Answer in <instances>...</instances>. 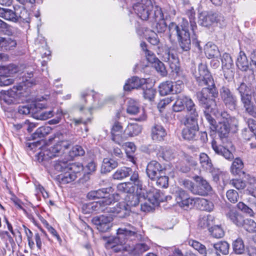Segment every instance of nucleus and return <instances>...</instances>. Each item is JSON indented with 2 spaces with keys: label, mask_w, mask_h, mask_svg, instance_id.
I'll list each match as a JSON object with an SVG mask.
<instances>
[{
  "label": "nucleus",
  "mask_w": 256,
  "mask_h": 256,
  "mask_svg": "<svg viewBox=\"0 0 256 256\" xmlns=\"http://www.w3.org/2000/svg\"><path fill=\"white\" fill-rule=\"evenodd\" d=\"M143 199L146 202L141 204V210L144 212H148L154 209L156 206L163 201L161 198L160 193L159 190H154L153 191H150L148 192L142 190Z\"/></svg>",
  "instance_id": "nucleus-6"
},
{
  "label": "nucleus",
  "mask_w": 256,
  "mask_h": 256,
  "mask_svg": "<svg viewBox=\"0 0 256 256\" xmlns=\"http://www.w3.org/2000/svg\"><path fill=\"white\" fill-rule=\"evenodd\" d=\"M236 66L242 71H246L248 68L250 62L244 52H240L237 58Z\"/></svg>",
  "instance_id": "nucleus-35"
},
{
  "label": "nucleus",
  "mask_w": 256,
  "mask_h": 256,
  "mask_svg": "<svg viewBox=\"0 0 256 256\" xmlns=\"http://www.w3.org/2000/svg\"><path fill=\"white\" fill-rule=\"evenodd\" d=\"M206 87L202 88V90L196 93L197 98L200 104L202 106L218 96V92L214 82V86H206Z\"/></svg>",
  "instance_id": "nucleus-9"
},
{
  "label": "nucleus",
  "mask_w": 256,
  "mask_h": 256,
  "mask_svg": "<svg viewBox=\"0 0 256 256\" xmlns=\"http://www.w3.org/2000/svg\"><path fill=\"white\" fill-rule=\"evenodd\" d=\"M44 106L42 103L36 102L30 104L19 106L18 112L20 114L25 115L32 114L34 116V113L36 112V108H41Z\"/></svg>",
  "instance_id": "nucleus-25"
},
{
  "label": "nucleus",
  "mask_w": 256,
  "mask_h": 256,
  "mask_svg": "<svg viewBox=\"0 0 256 256\" xmlns=\"http://www.w3.org/2000/svg\"><path fill=\"white\" fill-rule=\"evenodd\" d=\"M142 198L143 199L142 191L138 194H128L124 198L125 204L127 207H129L130 211L132 207H135L139 204Z\"/></svg>",
  "instance_id": "nucleus-28"
},
{
  "label": "nucleus",
  "mask_w": 256,
  "mask_h": 256,
  "mask_svg": "<svg viewBox=\"0 0 256 256\" xmlns=\"http://www.w3.org/2000/svg\"><path fill=\"white\" fill-rule=\"evenodd\" d=\"M113 192L112 187L103 188L96 190H92L87 194V198L89 200H95L96 199L108 198V195Z\"/></svg>",
  "instance_id": "nucleus-22"
},
{
  "label": "nucleus",
  "mask_w": 256,
  "mask_h": 256,
  "mask_svg": "<svg viewBox=\"0 0 256 256\" xmlns=\"http://www.w3.org/2000/svg\"><path fill=\"white\" fill-rule=\"evenodd\" d=\"M112 205L108 208V214L120 218H124L129 215V207H127L124 202L117 204L116 206H112Z\"/></svg>",
  "instance_id": "nucleus-20"
},
{
  "label": "nucleus",
  "mask_w": 256,
  "mask_h": 256,
  "mask_svg": "<svg viewBox=\"0 0 256 256\" xmlns=\"http://www.w3.org/2000/svg\"><path fill=\"white\" fill-rule=\"evenodd\" d=\"M66 134L56 132L54 135V140L56 144L51 146L48 150L44 152V155L52 158L54 156H61L64 150L69 148L72 142L67 138Z\"/></svg>",
  "instance_id": "nucleus-4"
},
{
  "label": "nucleus",
  "mask_w": 256,
  "mask_h": 256,
  "mask_svg": "<svg viewBox=\"0 0 256 256\" xmlns=\"http://www.w3.org/2000/svg\"><path fill=\"white\" fill-rule=\"evenodd\" d=\"M142 128L137 124H129L124 132L130 136L138 135L142 132Z\"/></svg>",
  "instance_id": "nucleus-41"
},
{
  "label": "nucleus",
  "mask_w": 256,
  "mask_h": 256,
  "mask_svg": "<svg viewBox=\"0 0 256 256\" xmlns=\"http://www.w3.org/2000/svg\"><path fill=\"white\" fill-rule=\"evenodd\" d=\"M192 100L188 96L180 94L176 96V100L172 105V110L174 112H182L185 108V106L187 108L188 102Z\"/></svg>",
  "instance_id": "nucleus-27"
},
{
  "label": "nucleus",
  "mask_w": 256,
  "mask_h": 256,
  "mask_svg": "<svg viewBox=\"0 0 256 256\" xmlns=\"http://www.w3.org/2000/svg\"><path fill=\"white\" fill-rule=\"evenodd\" d=\"M245 178L247 180L246 192L252 194L256 192V178L248 174L246 175Z\"/></svg>",
  "instance_id": "nucleus-46"
},
{
  "label": "nucleus",
  "mask_w": 256,
  "mask_h": 256,
  "mask_svg": "<svg viewBox=\"0 0 256 256\" xmlns=\"http://www.w3.org/2000/svg\"><path fill=\"white\" fill-rule=\"evenodd\" d=\"M241 226L248 232H252L256 231V223L252 219H244V224Z\"/></svg>",
  "instance_id": "nucleus-56"
},
{
  "label": "nucleus",
  "mask_w": 256,
  "mask_h": 256,
  "mask_svg": "<svg viewBox=\"0 0 256 256\" xmlns=\"http://www.w3.org/2000/svg\"><path fill=\"white\" fill-rule=\"evenodd\" d=\"M174 196L178 206L185 210L192 208L195 204V198L190 197L188 194L181 188H178L176 190Z\"/></svg>",
  "instance_id": "nucleus-10"
},
{
  "label": "nucleus",
  "mask_w": 256,
  "mask_h": 256,
  "mask_svg": "<svg viewBox=\"0 0 256 256\" xmlns=\"http://www.w3.org/2000/svg\"><path fill=\"white\" fill-rule=\"evenodd\" d=\"M172 82L166 81L162 83L159 86V92L162 96H166L172 92Z\"/></svg>",
  "instance_id": "nucleus-47"
},
{
  "label": "nucleus",
  "mask_w": 256,
  "mask_h": 256,
  "mask_svg": "<svg viewBox=\"0 0 256 256\" xmlns=\"http://www.w3.org/2000/svg\"><path fill=\"white\" fill-rule=\"evenodd\" d=\"M226 198L229 202L235 204L238 201L239 198L238 192L234 190H230L226 193Z\"/></svg>",
  "instance_id": "nucleus-61"
},
{
  "label": "nucleus",
  "mask_w": 256,
  "mask_h": 256,
  "mask_svg": "<svg viewBox=\"0 0 256 256\" xmlns=\"http://www.w3.org/2000/svg\"><path fill=\"white\" fill-rule=\"evenodd\" d=\"M233 250L236 254H242L244 252V245L242 238H238L232 244Z\"/></svg>",
  "instance_id": "nucleus-54"
},
{
  "label": "nucleus",
  "mask_w": 256,
  "mask_h": 256,
  "mask_svg": "<svg viewBox=\"0 0 256 256\" xmlns=\"http://www.w3.org/2000/svg\"><path fill=\"white\" fill-rule=\"evenodd\" d=\"M112 217L111 216L101 215L94 217L92 219V222L96 226L100 232H105L112 228Z\"/></svg>",
  "instance_id": "nucleus-12"
},
{
  "label": "nucleus",
  "mask_w": 256,
  "mask_h": 256,
  "mask_svg": "<svg viewBox=\"0 0 256 256\" xmlns=\"http://www.w3.org/2000/svg\"><path fill=\"white\" fill-rule=\"evenodd\" d=\"M236 206L238 209H239L244 213H246V214H248L249 216H254V212L253 210L251 208H250L249 206H247L244 202H239L237 204Z\"/></svg>",
  "instance_id": "nucleus-60"
},
{
  "label": "nucleus",
  "mask_w": 256,
  "mask_h": 256,
  "mask_svg": "<svg viewBox=\"0 0 256 256\" xmlns=\"http://www.w3.org/2000/svg\"><path fill=\"white\" fill-rule=\"evenodd\" d=\"M186 126L182 130V136L188 140H196L199 136V127L198 124L188 123L184 122Z\"/></svg>",
  "instance_id": "nucleus-13"
},
{
  "label": "nucleus",
  "mask_w": 256,
  "mask_h": 256,
  "mask_svg": "<svg viewBox=\"0 0 256 256\" xmlns=\"http://www.w3.org/2000/svg\"><path fill=\"white\" fill-rule=\"evenodd\" d=\"M220 96L222 101L226 108L230 110L236 108L238 99L236 96L226 86H222L220 90Z\"/></svg>",
  "instance_id": "nucleus-11"
},
{
  "label": "nucleus",
  "mask_w": 256,
  "mask_h": 256,
  "mask_svg": "<svg viewBox=\"0 0 256 256\" xmlns=\"http://www.w3.org/2000/svg\"><path fill=\"white\" fill-rule=\"evenodd\" d=\"M132 174V169L128 167H122L118 168L113 174V178L115 180H122L128 177Z\"/></svg>",
  "instance_id": "nucleus-40"
},
{
  "label": "nucleus",
  "mask_w": 256,
  "mask_h": 256,
  "mask_svg": "<svg viewBox=\"0 0 256 256\" xmlns=\"http://www.w3.org/2000/svg\"><path fill=\"white\" fill-rule=\"evenodd\" d=\"M44 106L41 108H36V112L34 114V118L38 120H46L53 116V110L44 111L42 109L46 108L45 104H43Z\"/></svg>",
  "instance_id": "nucleus-42"
},
{
  "label": "nucleus",
  "mask_w": 256,
  "mask_h": 256,
  "mask_svg": "<svg viewBox=\"0 0 256 256\" xmlns=\"http://www.w3.org/2000/svg\"><path fill=\"white\" fill-rule=\"evenodd\" d=\"M186 25L188 22L183 20V25L182 29L174 22H171L168 26V36L171 40L173 35L178 36L179 46L183 52H188L190 49L191 41L188 28Z\"/></svg>",
  "instance_id": "nucleus-2"
},
{
  "label": "nucleus",
  "mask_w": 256,
  "mask_h": 256,
  "mask_svg": "<svg viewBox=\"0 0 256 256\" xmlns=\"http://www.w3.org/2000/svg\"><path fill=\"white\" fill-rule=\"evenodd\" d=\"M137 1L133 6L134 12L142 20H147L153 9L151 1L150 0H137Z\"/></svg>",
  "instance_id": "nucleus-8"
},
{
  "label": "nucleus",
  "mask_w": 256,
  "mask_h": 256,
  "mask_svg": "<svg viewBox=\"0 0 256 256\" xmlns=\"http://www.w3.org/2000/svg\"><path fill=\"white\" fill-rule=\"evenodd\" d=\"M214 248L217 252L219 251L222 254L226 255L229 253L230 245L225 241L219 242L214 244Z\"/></svg>",
  "instance_id": "nucleus-49"
},
{
  "label": "nucleus",
  "mask_w": 256,
  "mask_h": 256,
  "mask_svg": "<svg viewBox=\"0 0 256 256\" xmlns=\"http://www.w3.org/2000/svg\"><path fill=\"white\" fill-rule=\"evenodd\" d=\"M222 64L225 78L228 80L231 78L234 74L232 70L234 65L232 58L228 54L224 53L222 55Z\"/></svg>",
  "instance_id": "nucleus-19"
},
{
  "label": "nucleus",
  "mask_w": 256,
  "mask_h": 256,
  "mask_svg": "<svg viewBox=\"0 0 256 256\" xmlns=\"http://www.w3.org/2000/svg\"><path fill=\"white\" fill-rule=\"evenodd\" d=\"M230 184L239 190L244 189L246 186L244 180L238 178L230 180Z\"/></svg>",
  "instance_id": "nucleus-59"
},
{
  "label": "nucleus",
  "mask_w": 256,
  "mask_h": 256,
  "mask_svg": "<svg viewBox=\"0 0 256 256\" xmlns=\"http://www.w3.org/2000/svg\"><path fill=\"white\" fill-rule=\"evenodd\" d=\"M213 216L211 215H208L200 218L199 220L198 226L202 228H210L214 224Z\"/></svg>",
  "instance_id": "nucleus-45"
},
{
  "label": "nucleus",
  "mask_w": 256,
  "mask_h": 256,
  "mask_svg": "<svg viewBox=\"0 0 256 256\" xmlns=\"http://www.w3.org/2000/svg\"><path fill=\"white\" fill-rule=\"evenodd\" d=\"M203 107L206 110L212 112L216 116H219L220 112L222 110V105L219 102H216L214 99H212L208 104Z\"/></svg>",
  "instance_id": "nucleus-32"
},
{
  "label": "nucleus",
  "mask_w": 256,
  "mask_h": 256,
  "mask_svg": "<svg viewBox=\"0 0 256 256\" xmlns=\"http://www.w3.org/2000/svg\"><path fill=\"white\" fill-rule=\"evenodd\" d=\"M23 86L21 85L14 86L12 88L7 91L6 96L9 97L18 98L20 97Z\"/></svg>",
  "instance_id": "nucleus-52"
},
{
  "label": "nucleus",
  "mask_w": 256,
  "mask_h": 256,
  "mask_svg": "<svg viewBox=\"0 0 256 256\" xmlns=\"http://www.w3.org/2000/svg\"><path fill=\"white\" fill-rule=\"evenodd\" d=\"M136 228L131 225L128 228H119L117 230L116 236L110 238L106 244V246L112 248L115 252H127L134 255H140L148 250L150 246L145 243L131 246L130 240L136 237Z\"/></svg>",
  "instance_id": "nucleus-1"
},
{
  "label": "nucleus",
  "mask_w": 256,
  "mask_h": 256,
  "mask_svg": "<svg viewBox=\"0 0 256 256\" xmlns=\"http://www.w3.org/2000/svg\"><path fill=\"white\" fill-rule=\"evenodd\" d=\"M200 163L202 168L210 172H212L214 169L211 159L206 153H200L199 155Z\"/></svg>",
  "instance_id": "nucleus-33"
},
{
  "label": "nucleus",
  "mask_w": 256,
  "mask_h": 256,
  "mask_svg": "<svg viewBox=\"0 0 256 256\" xmlns=\"http://www.w3.org/2000/svg\"><path fill=\"white\" fill-rule=\"evenodd\" d=\"M139 110L138 102L134 99H128L127 103V112L130 114H136L139 112Z\"/></svg>",
  "instance_id": "nucleus-43"
},
{
  "label": "nucleus",
  "mask_w": 256,
  "mask_h": 256,
  "mask_svg": "<svg viewBox=\"0 0 256 256\" xmlns=\"http://www.w3.org/2000/svg\"><path fill=\"white\" fill-rule=\"evenodd\" d=\"M118 166V162L114 160L105 158L103 160L101 170L102 172L106 173Z\"/></svg>",
  "instance_id": "nucleus-38"
},
{
  "label": "nucleus",
  "mask_w": 256,
  "mask_h": 256,
  "mask_svg": "<svg viewBox=\"0 0 256 256\" xmlns=\"http://www.w3.org/2000/svg\"><path fill=\"white\" fill-rule=\"evenodd\" d=\"M162 57L163 60L168 64L172 71L178 72L179 70V60L176 55L168 50L166 51Z\"/></svg>",
  "instance_id": "nucleus-21"
},
{
  "label": "nucleus",
  "mask_w": 256,
  "mask_h": 256,
  "mask_svg": "<svg viewBox=\"0 0 256 256\" xmlns=\"http://www.w3.org/2000/svg\"><path fill=\"white\" fill-rule=\"evenodd\" d=\"M212 146L216 154L222 156L228 160L234 158L233 154L228 150L222 146H218L215 140H212Z\"/></svg>",
  "instance_id": "nucleus-31"
},
{
  "label": "nucleus",
  "mask_w": 256,
  "mask_h": 256,
  "mask_svg": "<svg viewBox=\"0 0 256 256\" xmlns=\"http://www.w3.org/2000/svg\"><path fill=\"white\" fill-rule=\"evenodd\" d=\"M238 124L236 119H230L229 121H221L216 126V130L221 138H226L230 130L237 126Z\"/></svg>",
  "instance_id": "nucleus-14"
},
{
  "label": "nucleus",
  "mask_w": 256,
  "mask_h": 256,
  "mask_svg": "<svg viewBox=\"0 0 256 256\" xmlns=\"http://www.w3.org/2000/svg\"><path fill=\"white\" fill-rule=\"evenodd\" d=\"M122 132L123 128L120 123L118 122H116L111 129L112 140L118 144H120L124 140L122 136Z\"/></svg>",
  "instance_id": "nucleus-24"
},
{
  "label": "nucleus",
  "mask_w": 256,
  "mask_h": 256,
  "mask_svg": "<svg viewBox=\"0 0 256 256\" xmlns=\"http://www.w3.org/2000/svg\"><path fill=\"white\" fill-rule=\"evenodd\" d=\"M244 168V164L241 159L236 158L233 162L230 168L231 172L234 175L239 174Z\"/></svg>",
  "instance_id": "nucleus-48"
},
{
  "label": "nucleus",
  "mask_w": 256,
  "mask_h": 256,
  "mask_svg": "<svg viewBox=\"0 0 256 256\" xmlns=\"http://www.w3.org/2000/svg\"><path fill=\"white\" fill-rule=\"evenodd\" d=\"M195 78L200 86H214V80L205 64L200 63L194 73Z\"/></svg>",
  "instance_id": "nucleus-7"
},
{
  "label": "nucleus",
  "mask_w": 256,
  "mask_h": 256,
  "mask_svg": "<svg viewBox=\"0 0 256 256\" xmlns=\"http://www.w3.org/2000/svg\"><path fill=\"white\" fill-rule=\"evenodd\" d=\"M0 16L6 20L16 22L18 20V16L13 10L0 8Z\"/></svg>",
  "instance_id": "nucleus-36"
},
{
  "label": "nucleus",
  "mask_w": 256,
  "mask_h": 256,
  "mask_svg": "<svg viewBox=\"0 0 256 256\" xmlns=\"http://www.w3.org/2000/svg\"><path fill=\"white\" fill-rule=\"evenodd\" d=\"M189 244L194 248L195 250H198L200 254H202L203 256L206 254V246L199 242L198 241L190 240L188 242Z\"/></svg>",
  "instance_id": "nucleus-57"
},
{
  "label": "nucleus",
  "mask_w": 256,
  "mask_h": 256,
  "mask_svg": "<svg viewBox=\"0 0 256 256\" xmlns=\"http://www.w3.org/2000/svg\"><path fill=\"white\" fill-rule=\"evenodd\" d=\"M82 166L80 164L70 163L68 166V170L72 174H75L77 176L78 174L82 170Z\"/></svg>",
  "instance_id": "nucleus-64"
},
{
  "label": "nucleus",
  "mask_w": 256,
  "mask_h": 256,
  "mask_svg": "<svg viewBox=\"0 0 256 256\" xmlns=\"http://www.w3.org/2000/svg\"><path fill=\"white\" fill-rule=\"evenodd\" d=\"M130 176V182L134 183L137 188H140L141 190V187L142 186V182L139 179L138 172L137 171H132V174H131Z\"/></svg>",
  "instance_id": "nucleus-62"
},
{
  "label": "nucleus",
  "mask_w": 256,
  "mask_h": 256,
  "mask_svg": "<svg viewBox=\"0 0 256 256\" xmlns=\"http://www.w3.org/2000/svg\"><path fill=\"white\" fill-rule=\"evenodd\" d=\"M208 112H209L206 110L204 112V116L206 118V120L210 124V128L211 130L212 131H215L216 129V122Z\"/></svg>",
  "instance_id": "nucleus-63"
},
{
  "label": "nucleus",
  "mask_w": 256,
  "mask_h": 256,
  "mask_svg": "<svg viewBox=\"0 0 256 256\" xmlns=\"http://www.w3.org/2000/svg\"><path fill=\"white\" fill-rule=\"evenodd\" d=\"M70 163L68 161L57 160L53 164V168L56 172H62L68 170Z\"/></svg>",
  "instance_id": "nucleus-50"
},
{
  "label": "nucleus",
  "mask_w": 256,
  "mask_h": 256,
  "mask_svg": "<svg viewBox=\"0 0 256 256\" xmlns=\"http://www.w3.org/2000/svg\"><path fill=\"white\" fill-rule=\"evenodd\" d=\"M187 106V111L188 115L186 118L184 122L192 123V124H198V114L196 108V106L192 100H189L188 102Z\"/></svg>",
  "instance_id": "nucleus-23"
},
{
  "label": "nucleus",
  "mask_w": 256,
  "mask_h": 256,
  "mask_svg": "<svg viewBox=\"0 0 256 256\" xmlns=\"http://www.w3.org/2000/svg\"><path fill=\"white\" fill-rule=\"evenodd\" d=\"M224 17L220 14L212 12L202 14L199 17L200 24L204 26H208L214 22L223 20Z\"/></svg>",
  "instance_id": "nucleus-16"
},
{
  "label": "nucleus",
  "mask_w": 256,
  "mask_h": 256,
  "mask_svg": "<svg viewBox=\"0 0 256 256\" xmlns=\"http://www.w3.org/2000/svg\"><path fill=\"white\" fill-rule=\"evenodd\" d=\"M196 180L197 184L195 186V189L192 190V194L205 196L212 190L211 186L202 178L198 176L196 178Z\"/></svg>",
  "instance_id": "nucleus-17"
},
{
  "label": "nucleus",
  "mask_w": 256,
  "mask_h": 256,
  "mask_svg": "<svg viewBox=\"0 0 256 256\" xmlns=\"http://www.w3.org/2000/svg\"><path fill=\"white\" fill-rule=\"evenodd\" d=\"M58 179L61 184H66L74 181L77 176L72 174L70 170H66L61 174L58 175Z\"/></svg>",
  "instance_id": "nucleus-39"
},
{
  "label": "nucleus",
  "mask_w": 256,
  "mask_h": 256,
  "mask_svg": "<svg viewBox=\"0 0 256 256\" xmlns=\"http://www.w3.org/2000/svg\"><path fill=\"white\" fill-rule=\"evenodd\" d=\"M158 177L152 180L156 181V185L160 188H166L168 186V178L165 175L164 171Z\"/></svg>",
  "instance_id": "nucleus-55"
},
{
  "label": "nucleus",
  "mask_w": 256,
  "mask_h": 256,
  "mask_svg": "<svg viewBox=\"0 0 256 256\" xmlns=\"http://www.w3.org/2000/svg\"><path fill=\"white\" fill-rule=\"evenodd\" d=\"M120 199V196L119 193L116 192L112 194H109L108 198L102 199L98 202L89 203L84 205L82 209L84 208L88 209L84 212L90 213L92 212H96L108 213V208L113 202H118Z\"/></svg>",
  "instance_id": "nucleus-5"
},
{
  "label": "nucleus",
  "mask_w": 256,
  "mask_h": 256,
  "mask_svg": "<svg viewBox=\"0 0 256 256\" xmlns=\"http://www.w3.org/2000/svg\"><path fill=\"white\" fill-rule=\"evenodd\" d=\"M50 129L48 126H42L38 128L32 136L33 139L36 140L38 138H43L48 134L50 132Z\"/></svg>",
  "instance_id": "nucleus-51"
},
{
  "label": "nucleus",
  "mask_w": 256,
  "mask_h": 256,
  "mask_svg": "<svg viewBox=\"0 0 256 256\" xmlns=\"http://www.w3.org/2000/svg\"><path fill=\"white\" fill-rule=\"evenodd\" d=\"M195 203L198 204V208L202 210L210 211L212 210V204L205 198H195Z\"/></svg>",
  "instance_id": "nucleus-44"
},
{
  "label": "nucleus",
  "mask_w": 256,
  "mask_h": 256,
  "mask_svg": "<svg viewBox=\"0 0 256 256\" xmlns=\"http://www.w3.org/2000/svg\"><path fill=\"white\" fill-rule=\"evenodd\" d=\"M146 83V79L140 78L137 76H134L126 81L124 86V89L126 91H130L134 88H138L143 86Z\"/></svg>",
  "instance_id": "nucleus-26"
},
{
  "label": "nucleus",
  "mask_w": 256,
  "mask_h": 256,
  "mask_svg": "<svg viewBox=\"0 0 256 256\" xmlns=\"http://www.w3.org/2000/svg\"><path fill=\"white\" fill-rule=\"evenodd\" d=\"M176 156L174 150L168 148H162L161 156L166 160L168 161L174 158Z\"/></svg>",
  "instance_id": "nucleus-58"
},
{
  "label": "nucleus",
  "mask_w": 256,
  "mask_h": 256,
  "mask_svg": "<svg viewBox=\"0 0 256 256\" xmlns=\"http://www.w3.org/2000/svg\"><path fill=\"white\" fill-rule=\"evenodd\" d=\"M205 54L208 58L218 57L219 55V50L216 45L208 42L204 48Z\"/></svg>",
  "instance_id": "nucleus-37"
},
{
  "label": "nucleus",
  "mask_w": 256,
  "mask_h": 256,
  "mask_svg": "<svg viewBox=\"0 0 256 256\" xmlns=\"http://www.w3.org/2000/svg\"><path fill=\"white\" fill-rule=\"evenodd\" d=\"M165 129L160 124H154L152 128L151 136L155 141H161L166 136Z\"/></svg>",
  "instance_id": "nucleus-29"
},
{
  "label": "nucleus",
  "mask_w": 256,
  "mask_h": 256,
  "mask_svg": "<svg viewBox=\"0 0 256 256\" xmlns=\"http://www.w3.org/2000/svg\"><path fill=\"white\" fill-rule=\"evenodd\" d=\"M226 217L238 226L244 224V216L234 210H230L226 213Z\"/></svg>",
  "instance_id": "nucleus-34"
},
{
  "label": "nucleus",
  "mask_w": 256,
  "mask_h": 256,
  "mask_svg": "<svg viewBox=\"0 0 256 256\" xmlns=\"http://www.w3.org/2000/svg\"><path fill=\"white\" fill-rule=\"evenodd\" d=\"M17 45L16 40L10 38L0 36V50L8 51L14 50Z\"/></svg>",
  "instance_id": "nucleus-30"
},
{
  "label": "nucleus",
  "mask_w": 256,
  "mask_h": 256,
  "mask_svg": "<svg viewBox=\"0 0 256 256\" xmlns=\"http://www.w3.org/2000/svg\"><path fill=\"white\" fill-rule=\"evenodd\" d=\"M236 90L240 96V102L244 108L245 112L256 118V106L252 101V93H251L250 88L244 82H242L238 85Z\"/></svg>",
  "instance_id": "nucleus-3"
},
{
  "label": "nucleus",
  "mask_w": 256,
  "mask_h": 256,
  "mask_svg": "<svg viewBox=\"0 0 256 256\" xmlns=\"http://www.w3.org/2000/svg\"><path fill=\"white\" fill-rule=\"evenodd\" d=\"M152 17L156 22V32L158 33L164 32L167 28V25L164 20L162 8L158 6L155 7Z\"/></svg>",
  "instance_id": "nucleus-15"
},
{
  "label": "nucleus",
  "mask_w": 256,
  "mask_h": 256,
  "mask_svg": "<svg viewBox=\"0 0 256 256\" xmlns=\"http://www.w3.org/2000/svg\"><path fill=\"white\" fill-rule=\"evenodd\" d=\"M164 169L158 162L152 160L147 165L146 172L148 176L151 180H154L160 174H162Z\"/></svg>",
  "instance_id": "nucleus-18"
},
{
  "label": "nucleus",
  "mask_w": 256,
  "mask_h": 256,
  "mask_svg": "<svg viewBox=\"0 0 256 256\" xmlns=\"http://www.w3.org/2000/svg\"><path fill=\"white\" fill-rule=\"evenodd\" d=\"M209 232L214 238H221L224 234L223 229L219 225H216L209 228Z\"/></svg>",
  "instance_id": "nucleus-53"
}]
</instances>
